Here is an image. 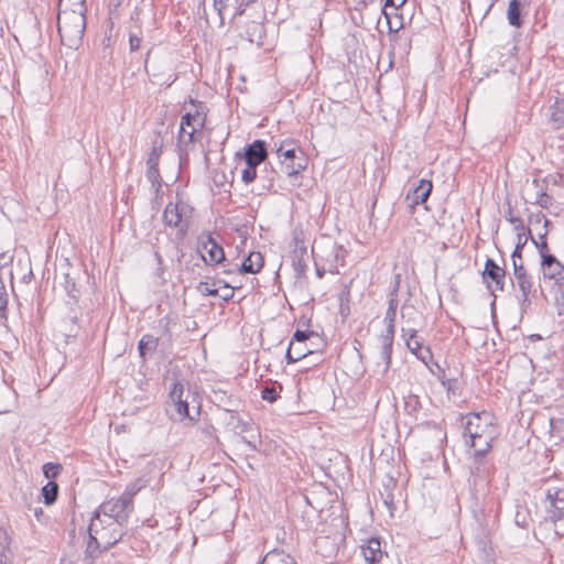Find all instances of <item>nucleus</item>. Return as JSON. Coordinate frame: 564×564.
Instances as JSON below:
<instances>
[{"label":"nucleus","mask_w":564,"mask_h":564,"mask_svg":"<svg viewBox=\"0 0 564 564\" xmlns=\"http://www.w3.org/2000/svg\"><path fill=\"white\" fill-rule=\"evenodd\" d=\"M527 242H528L527 235H518L517 245H516L513 252L511 253V259H519V260L522 259V249L524 248Z\"/></svg>","instance_id":"nucleus-44"},{"label":"nucleus","mask_w":564,"mask_h":564,"mask_svg":"<svg viewBox=\"0 0 564 564\" xmlns=\"http://www.w3.org/2000/svg\"><path fill=\"white\" fill-rule=\"evenodd\" d=\"M402 337L408 349L427 366L429 361L433 358V354L430 347L423 345L424 340L417 336V330L414 328H402Z\"/></svg>","instance_id":"nucleus-9"},{"label":"nucleus","mask_w":564,"mask_h":564,"mask_svg":"<svg viewBox=\"0 0 564 564\" xmlns=\"http://www.w3.org/2000/svg\"><path fill=\"white\" fill-rule=\"evenodd\" d=\"M139 491L140 487L137 484H130L126 487V490L122 492L121 497H128L129 503H133V498Z\"/></svg>","instance_id":"nucleus-51"},{"label":"nucleus","mask_w":564,"mask_h":564,"mask_svg":"<svg viewBox=\"0 0 564 564\" xmlns=\"http://www.w3.org/2000/svg\"><path fill=\"white\" fill-rule=\"evenodd\" d=\"M162 154V143L155 140L152 144L151 151L148 155L147 166L159 167L160 158Z\"/></svg>","instance_id":"nucleus-39"},{"label":"nucleus","mask_w":564,"mask_h":564,"mask_svg":"<svg viewBox=\"0 0 564 564\" xmlns=\"http://www.w3.org/2000/svg\"><path fill=\"white\" fill-rule=\"evenodd\" d=\"M311 334L312 333H310L307 330L296 329L295 333L293 334L292 340L290 343L303 345L308 339Z\"/></svg>","instance_id":"nucleus-50"},{"label":"nucleus","mask_w":564,"mask_h":564,"mask_svg":"<svg viewBox=\"0 0 564 564\" xmlns=\"http://www.w3.org/2000/svg\"><path fill=\"white\" fill-rule=\"evenodd\" d=\"M481 278L487 290L494 295V304L496 300L495 292L505 290L506 269L500 267L494 259L488 258L485 262Z\"/></svg>","instance_id":"nucleus-7"},{"label":"nucleus","mask_w":564,"mask_h":564,"mask_svg":"<svg viewBox=\"0 0 564 564\" xmlns=\"http://www.w3.org/2000/svg\"><path fill=\"white\" fill-rule=\"evenodd\" d=\"M512 265H513V278L520 276V275L524 274L525 272H528L527 269L524 268L522 259L521 260L512 259Z\"/></svg>","instance_id":"nucleus-54"},{"label":"nucleus","mask_w":564,"mask_h":564,"mask_svg":"<svg viewBox=\"0 0 564 564\" xmlns=\"http://www.w3.org/2000/svg\"><path fill=\"white\" fill-rule=\"evenodd\" d=\"M295 243H299L297 237L294 238ZM306 254V247L299 246L294 248L292 252V267L296 272L297 276L304 275L306 271V262L304 260V256Z\"/></svg>","instance_id":"nucleus-24"},{"label":"nucleus","mask_w":564,"mask_h":564,"mask_svg":"<svg viewBox=\"0 0 564 564\" xmlns=\"http://www.w3.org/2000/svg\"><path fill=\"white\" fill-rule=\"evenodd\" d=\"M546 520L555 525V533L564 534V488L551 487L545 491Z\"/></svg>","instance_id":"nucleus-2"},{"label":"nucleus","mask_w":564,"mask_h":564,"mask_svg":"<svg viewBox=\"0 0 564 564\" xmlns=\"http://www.w3.org/2000/svg\"><path fill=\"white\" fill-rule=\"evenodd\" d=\"M541 270L544 279L554 280V283L564 282V265L555 256L543 257Z\"/></svg>","instance_id":"nucleus-13"},{"label":"nucleus","mask_w":564,"mask_h":564,"mask_svg":"<svg viewBox=\"0 0 564 564\" xmlns=\"http://www.w3.org/2000/svg\"><path fill=\"white\" fill-rule=\"evenodd\" d=\"M512 283L513 285L517 284L521 292V308H529L532 304L531 296H534L536 292V290L534 289L532 276L528 272H525L520 276H516Z\"/></svg>","instance_id":"nucleus-15"},{"label":"nucleus","mask_w":564,"mask_h":564,"mask_svg":"<svg viewBox=\"0 0 564 564\" xmlns=\"http://www.w3.org/2000/svg\"><path fill=\"white\" fill-rule=\"evenodd\" d=\"M66 7L73 8V10L87 11L86 0H61L59 9Z\"/></svg>","instance_id":"nucleus-45"},{"label":"nucleus","mask_w":564,"mask_h":564,"mask_svg":"<svg viewBox=\"0 0 564 564\" xmlns=\"http://www.w3.org/2000/svg\"><path fill=\"white\" fill-rule=\"evenodd\" d=\"M169 397L174 408V412L171 414L173 420L183 421L188 419L189 422L195 421V416L189 412V398L193 401H195V398L189 390L185 391L184 384L181 381L174 382Z\"/></svg>","instance_id":"nucleus-4"},{"label":"nucleus","mask_w":564,"mask_h":564,"mask_svg":"<svg viewBox=\"0 0 564 564\" xmlns=\"http://www.w3.org/2000/svg\"><path fill=\"white\" fill-rule=\"evenodd\" d=\"M206 115L196 108L195 112H186L181 118V127L178 132V141L181 144L187 145L196 141V134L205 126Z\"/></svg>","instance_id":"nucleus-6"},{"label":"nucleus","mask_w":564,"mask_h":564,"mask_svg":"<svg viewBox=\"0 0 564 564\" xmlns=\"http://www.w3.org/2000/svg\"><path fill=\"white\" fill-rule=\"evenodd\" d=\"M86 12L68 7L59 9L57 30L62 43L69 48H77L83 41L87 24Z\"/></svg>","instance_id":"nucleus-1"},{"label":"nucleus","mask_w":564,"mask_h":564,"mask_svg":"<svg viewBox=\"0 0 564 564\" xmlns=\"http://www.w3.org/2000/svg\"><path fill=\"white\" fill-rule=\"evenodd\" d=\"M227 0H214V8L218 11L219 14H221L223 10L226 8Z\"/></svg>","instance_id":"nucleus-64"},{"label":"nucleus","mask_w":564,"mask_h":564,"mask_svg":"<svg viewBox=\"0 0 564 564\" xmlns=\"http://www.w3.org/2000/svg\"><path fill=\"white\" fill-rule=\"evenodd\" d=\"M124 524L126 523L118 522H116V524H107V532H101V542L104 543L105 549L113 546L115 544L122 540L124 535Z\"/></svg>","instance_id":"nucleus-22"},{"label":"nucleus","mask_w":564,"mask_h":564,"mask_svg":"<svg viewBox=\"0 0 564 564\" xmlns=\"http://www.w3.org/2000/svg\"><path fill=\"white\" fill-rule=\"evenodd\" d=\"M159 339L154 337L153 335L145 334L142 336V338L139 340L138 344V350L139 355L143 360H147L148 357H150L155 349L158 348Z\"/></svg>","instance_id":"nucleus-26"},{"label":"nucleus","mask_w":564,"mask_h":564,"mask_svg":"<svg viewBox=\"0 0 564 564\" xmlns=\"http://www.w3.org/2000/svg\"><path fill=\"white\" fill-rule=\"evenodd\" d=\"M280 163L282 172L289 177L297 176L307 165L304 153L299 154V152L293 151V149H286L283 152V158Z\"/></svg>","instance_id":"nucleus-10"},{"label":"nucleus","mask_w":564,"mask_h":564,"mask_svg":"<svg viewBox=\"0 0 564 564\" xmlns=\"http://www.w3.org/2000/svg\"><path fill=\"white\" fill-rule=\"evenodd\" d=\"M282 389L283 388H282L281 383H278V382L265 383L261 388V398L269 403H273L280 398V393H281Z\"/></svg>","instance_id":"nucleus-31"},{"label":"nucleus","mask_w":564,"mask_h":564,"mask_svg":"<svg viewBox=\"0 0 564 564\" xmlns=\"http://www.w3.org/2000/svg\"><path fill=\"white\" fill-rule=\"evenodd\" d=\"M108 525L106 518L102 516V512L97 508L91 517L89 527H88V533L96 542V546L99 547L101 541V532H107Z\"/></svg>","instance_id":"nucleus-20"},{"label":"nucleus","mask_w":564,"mask_h":564,"mask_svg":"<svg viewBox=\"0 0 564 564\" xmlns=\"http://www.w3.org/2000/svg\"><path fill=\"white\" fill-rule=\"evenodd\" d=\"M129 45L131 52L138 51L141 45V37H139L137 34L130 33Z\"/></svg>","instance_id":"nucleus-59"},{"label":"nucleus","mask_w":564,"mask_h":564,"mask_svg":"<svg viewBox=\"0 0 564 564\" xmlns=\"http://www.w3.org/2000/svg\"><path fill=\"white\" fill-rule=\"evenodd\" d=\"M400 283H401V273H395L393 275V286H392V290L390 292V297H395L397 299V295H398V292H399V289H400Z\"/></svg>","instance_id":"nucleus-60"},{"label":"nucleus","mask_w":564,"mask_h":564,"mask_svg":"<svg viewBox=\"0 0 564 564\" xmlns=\"http://www.w3.org/2000/svg\"><path fill=\"white\" fill-rule=\"evenodd\" d=\"M507 18L510 25L516 28H520L522 25L520 0H511L509 2Z\"/></svg>","instance_id":"nucleus-30"},{"label":"nucleus","mask_w":564,"mask_h":564,"mask_svg":"<svg viewBox=\"0 0 564 564\" xmlns=\"http://www.w3.org/2000/svg\"><path fill=\"white\" fill-rule=\"evenodd\" d=\"M198 250L206 264H220L226 261L225 252L212 234H204L198 238Z\"/></svg>","instance_id":"nucleus-8"},{"label":"nucleus","mask_w":564,"mask_h":564,"mask_svg":"<svg viewBox=\"0 0 564 564\" xmlns=\"http://www.w3.org/2000/svg\"><path fill=\"white\" fill-rule=\"evenodd\" d=\"M200 431L202 433L204 434V436L206 438H208V443L212 444V443H219V440L218 437L216 436V429L214 427V425L212 424H208V423H205L202 427H200Z\"/></svg>","instance_id":"nucleus-46"},{"label":"nucleus","mask_w":564,"mask_h":564,"mask_svg":"<svg viewBox=\"0 0 564 564\" xmlns=\"http://www.w3.org/2000/svg\"><path fill=\"white\" fill-rule=\"evenodd\" d=\"M552 293H553L554 305L557 303H560V304L564 303V281L554 283Z\"/></svg>","instance_id":"nucleus-48"},{"label":"nucleus","mask_w":564,"mask_h":564,"mask_svg":"<svg viewBox=\"0 0 564 564\" xmlns=\"http://www.w3.org/2000/svg\"><path fill=\"white\" fill-rule=\"evenodd\" d=\"M528 235L531 239V241L533 242V245L536 247V249L539 250V253H540V257H541V261H543V257L545 256H553L551 252H550V248H549V245H547V241L546 240H543V241H538L531 234V229H528Z\"/></svg>","instance_id":"nucleus-42"},{"label":"nucleus","mask_w":564,"mask_h":564,"mask_svg":"<svg viewBox=\"0 0 564 564\" xmlns=\"http://www.w3.org/2000/svg\"><path fill=\"white\" fill-rule=\"evenodd\" d=\"M311 354H312V350L306 348L305 344L299 345V344L290 343V345L286 349L285 358H286L288 364H294Z\"/></svg>","instance_id":"nucleus-27"},{"label":"nucleus","mask_w":564,"mask_h":564,"mask_svg":"<svg viewBox=\"0 0 564 564\" xmlns=\"http://www.w3.org/2000/svg\"><path fill=\"white\" fill-rule=\"evenodd\" d=\"M6 545L3 546L2 549V552L0 553V564H11L10 560L8 558L7 556V552L10 551V542H11V538L6 533Z\"/></svg>","instance_id":"nucleus-57"},{"label":"nucleus","mask_w":564,"mask_h":564,"mask_svg":"<svg viewBox=\"0 0 564 564\" xmlns=\"http://www.w3.org/2000/svg\"><path fill=\"white\" fill-rule=\"evenodd\" d=\"M42 497L46 506H52L58 497V485L55 481H48L42 487Z\"/></svg>","instance_id":"nucleus-33"},{"label":"nucleus","mask_w":564,"mask_h":564,"mask_svg":"<svg viewBox=\"0 0 564 564\" xmlns=\"http://www.w3.org/2000/svg\"><path fill=\"white\" fill-rule=\"evenodd\" d=\"M264 34L263 25L256 21H250L247 23L245 29L246 39L250 43H256L258 45H262V37Z\"/></svg>","instance_id":"nucleus-28"},{"label":"nucleus","mask_w":564,"mask_h":564,"mask_svg":"<svg viewBox=\"0 0 564 564\" xmlns=\"http://www.w3.org/2000/svg\"><path fill=\"white\" fill-rule=\"evenodd\" d=\"M552 197L549 196L544 191H541L536 196V204L542 208H547L551 204Z\"/></svg>","instance_id":"nucleus-55"},{"label":"nucleus","mask_w":564,"mask_h":564,"mask_svg":"<svg viewBox=\"0 0 564 564\" xmlns=\"http://www.w3.org/2000/svg\"><path fill=\"white\" fill-rule=\"evenodd\" d=\"M442 376H438V379L443 386V388L447 391L448 394L459 395L460 394V386L459 381L456 378H445L444 370L440 369Z\"/></svg>","instance_id":"nucleus-34"},{"label":"nucleus","mask_w":564,"mask_h":564,"mask_svg":"<svg viewBox=\"0 0 564 564\" xmlns=\"http://www.w3.org/2000/svg\"><path fill=\"white\" fill-rule=\"evenodd\" d=\"M65 290L70 301L67 302L68 305H76L78 303L79 291L76 289L75 282L70 281L69 276L66 275V285Z\"/></svg>","instance_id":"nucleus-41"},{"label":"nucleus","mask_w":564,"mask_h":564,"mask_svg":"<svg viewBox=\"0 0 564 564\" xmlns=\"http://www.w3.org/2000/svg\"><path fill=\"white\" fill-rule=\"evenodd\" d=\"M542 219L544 220L543 228L547 227V225L550 224V220L547 218H545V216L543 214H536V215L531 216L530 223L531 224H540L542 221Z\"/></svg>","instance_id":"nucleus-62"},{"label":"nucleus","mask_w":564,"mask_h":564,"mask_svg":"<svg viewBox=\"0 0 564 564\" xmlns=\"http://www.w3.org/2000/svg\"><path fill=\"white\" fill-rule=\"evenodd\" d=\"M551 110V123L553 129H564V95L556 97Z\"/></svg>","instance_id":"nucleus-25"},{"label":"nucleus","mask_w":564,"mask_h":564,"mask_svg":"<svg viewBox=\"0 0 564 564\" xmlns=\"http://www.w3.org/2000/svg\"><path fill=\"white\" fill-rule=\"evenodd\" d=\"M145 176L154 188L155 194H158L162 187V176L160 174L159 167L147 166Z\"/></svg>","instance_id":"nucleus-36"},{"label":"nucleus","mask_w":564,"mask_h":564,"mask_svg":"<svg viewBox=\"0 0 564 564\" xmlns=\"http://www.w3.org/2000/svg\"><path fill=\"white\" fill-rule=\"evenodd\" d=\"M361 553L367 564H378L383 556H388L387 552L381 549L379 538H371L366 544L361 545Z\"/></svg>","instance_id":"nucleus-17"},{"label":"nucleus","mask_w":564,"mask_h":564,"mask_svg":"<svg viewBox=\"0 0 564 564\" xmlns=\"http://www.w3.org/2000/svg\"><path fill=\"white\" fill-rule=\"evenodd\" d=\"M263 267V257L260 252H250L248 257L242 261V263L238 267L236 265L235 269H225V274H230L236 271L240 273H251L254 274L260 271V269Z\"/></svg>","instance_id":"nucleus-18"},{"label":"nucleus","mask_w":564,"mask_h":564,"mask_svg":"<svg viewBox=\"0 0 564 564\" xmlns=\"http://www.w3.org/2000/svg\"><path fill=\"white\" fill-rule=\"evenodd\" d=\"M386 329L380 336L381 340V349H380V359L383 362L382 372H388L391 365V356H392V346L394 340V332H395V321H384Z\"/></svg>","instance_id":"nucleus-11"},{"label":"nucleus","mask_w":564,"mask_h":564,"mask_svg":"<svg viewBox=\"0 0 564 564\" xmlns=\"http://www.w3.org/2000/svg\"><path fill=\"white\" fill-rule=\"evenodd\" d=\"M236 288L231 286L227 282H224L223 290H220L218 296H220L224 301L228 302L234 297V290Z\"/></svg>","instance_id":"nucleus-52"},{"label":"nucleus","mask_w":564,"mask_h":564,"mask_svg":"<svg viewBox=\"0 0 564 564\" xmlns=\"http://www.w3.org/2000/svg\"><path fill=\"white\" fill-rule=\"evenodd\" d=\"M498 435H488L480 434V436H475L470 438H466V445H469L474 449V456L476 460H481L491 449L492 442L497 438Z\"/></svg>","instance_id":"nucleus-16"},{"label":"nucleus","mask_w":564,"mask_h":564,"mask_svg":"<svg viewBox=\"0 0 564 564\" xmlns=\"http://www.w3.org/2000/svg\"><path fill=\"white\" fill-rule=\"evenodd\" d=\"M508 221L513 225L517 236L525 235V227L521 218H508Z\"/></svg>","instance_id":"nucleus-56"},{"label":"nucleus","mask_w":564,"mask_h":564,"mask_svg":"<svg viewBox=\"0 0 564 564\" xmlns=\"http://www.w3.org/2000/svg\"><path fill=\"white\" fill-rule=\"evenodd\" d=\"M432 189V181L422 178L414 185L413 189L408 193L405 200L411 208H414L416 205L424 204L427 200Z\"/></svg>","instance_id":"nucleus-14"},{"label":"nucleus","mask_w":564,"mask_h":564,"mask_svg":"<svg viewBox=\"0 0 564 564\" xmlns=\"http://www.w3.org/2000/svg\"><path fill=\"white\" fill-rule=\"evenodd\" d=\"M383 503L388 507L390 514L393 516V510L395 507H394L393 496L391 494H388L383 498Z\"/></svg>","instance_id":"nucleus-63"},{"label":"nucleus","mask_w":564,"mask_h":564,"mask_svg":"<svg viewBox=\"0 0 564 564\" xmlns=\"http://www.w3.org/2000/svg\"><path fill=\"white\" fill-rule=\"evenodd\" d=\"M184 204L172 203L170 202L163 212V223L167 227L176 228L182 225L183 214H184Z\"/></svg>","instance_id":"nucleus-19"},{"label":"nucleus","mask_w":564,"mask_h":564,"mask_svg":"<svg viewBox=\"0 0 564 564\" xmlns=\"http://www.w3.org/2000/svg\"><path fill=\"white\" fill-rule=\"evenodd\" d=\"M464 426V437L470 438L480 436V434L498 435V429L495 424V416L486 411L480 413H469L466 416Z\"/></svg>","instance_id":"nucleus-3"},{"label":"nucleus","mask_w":564,"mask_h":564,"mask_svg":"<svg viewBox=\"0 0 564 564\" xmlns=\"http://www.w3.org/2000/svg\"><path fill=\"white\" fill-rule=\"evenodd\" d=\"M245 169L241 172V178L245 184H250L257 178V167L258 165H249L245 164Z\"/></svg>","instance_id":"nucleus-43"},{"label":"nucleus","mask_w":564,"mask_h":564,"mask_svg":"<svg viewBox=\"0 0 564 564\" xmlns=\"http://www.w3.org/2000/svg\"><path fill=\"white\" fill-rule=\"evenodd\" d=\"M257 0H241L235 14H234V18H237V17H240L245 13V10L248 6H250L251 3H254Z\"/></svg>","instance_id":"nucleus-61"},{"label":"nucleus","mask_w":564,"mask_h":564,"mask_svg":"<svg viewBox=\"0 0 564 564\" xmlns=\"http://www.w3.org/2000/svg\"><path fill=\"white\" fill-rule=\"evenodd\" d=\"M398 307V299L390 297L388 302V308L386 312L384 321H395Z\"/></svg>","instance_id":"nucleus-47"},{"label":"nucleus","mask_w":564,"mask_h":564,"mask_svg":"<svg viewBox=\"0 0 564 564\" xmlns=\"http://www.w3.org/2000/svg\"><path fill=\"white\" fill-rule=\"evenodd\" d=\"M314 496H315V492L314 491H311L308 494H305L303 496V499L305 500V502L311 506L314 510L316 511H322L323 510V506H321L317 501H315L314 499Z\"/></svg>","instance_id":"nucleus-53"},{"label":"nucleus","mask_w":564,"mask_h":564,"mask_svg":"<svg viewBox=\"0 0 564 564\" xmlns=\"http://www.w3.org/2000/svg\"><path fill=\"white\" fill-rule=\"evenodd\" d=\"M262 564H296L295 560L285 553H269Z\"/></svg>","instance_id":"nucleus-35"},{"label":"nucleus","mask_w":564,"mask_h":564,"mask_svg":"<svg viewBox=\"0 0 564 564\" xmlns=\"http://www.w3.org/2000/svg\"><path fill=\"white\" fill-rule=\"evenodd\" d=\"M238 408L237 409H227L226 412L220 413V420L226 424V426L231 431L246 432L248 430V423L240 420L238 416Z\"/></svg>","instance_id":"nucleus-23"},{"label":"nucleus","mask_w":564,"mask_h":564,"mask_svg":"<svg viewBox=\"0 0 564 564\" xmlns=\"http://www.w3.org/2000/svg\"><path fill=\"white\" fill-rule=\"evenodd\" d=\"M214 402L221 412H226L227 409H237L238 404L231 395H227L226 392L217 391L214 392Z\"/></svg>","instance_id":"nucleus-32"},{"label":"nucleus","mask_w":564,"mask_h":564,"mask_svg":"<svg viewBox=\"0 0 564 564\" xmlns=\"http://www.w3.org/2000/svg\"><path fill=\"white\" fill-rule=\"evenodd\" d=\"M98 509L106 518L107 524L127 523L133 511V503H129L128 497H119L101 503Z\"/></svg>","instance_id":"nucleus-5"},{"label":"nucleus","mask_w":564,"mask_h":564,"mask_svg":"<svg viewBox=\"0 0 564 564\" xmlns=\"http://www.w3.org/2000/svg\"><path fill=\"white\" fill-rule=\"evenodd\" d=\"M280 144H282L284 147V149H293V151L295 152H299V154H303L304 152L301 150V148L299 147V143L296 140L294 139H285L283 141L280 142Z\"/></svg>","instance_id":"nucleus-58"},{"label":"nucleus","mask_w":564,"mask_h":564,"mask_svg":"<svg viewBox=\"0 0 564 564\" xmlns=\"http://www.w3.org/2000/svg\"><path fill=\"white\" fill-rule=\"evenodd\" d=\"M268 158L267 143L263 140H254L251 144L245 148L243 161L245 164L260 165Z\"/></svg>","instance_id":"nucleus-12"},{"label":"nucleus","mask_w":564,"mask_h":564,"mask_svg":"<svg viewBox=\"0 0 564 564\" xmlns=\"http://www.w3.org/2000/svg\"><path fill=\"white\" fill-rule=\"evenodd\" d=\"M198 290L204 295L217 296L219 294V289L212 286V282H200L198 285Z\"/></svg>","instance_id":"nucleus-49"},{"label":"nucleus","mask_w":564,"mask_h":564,"mask_svg":"<svg viewBox=\"0 0 564 564\" xmlns=\"http://www.w3.org/2000/svg\"><path fill=\"white\" fill-rule=\"evenodd\" d=\"M406 0H386L384 1V4L381 9V12L382 14L386 17L387 19V23L389 25V31L390 32H398L400 29H402V24L399 23L398 25L393 26V23H392V12H389L388 11V8L389 7H393L394 10H398L399 8L403 7L405 4Z\"/></svg>","instance_id":"nucleus-29"},{"label":"nucleus","mask_w":564,"mask_h":564,"mask_svg":"<svg viewBox=\"0 0 564 564\" xmlns=\"http://www.w3.org/2000/svg\"><path fill=\"white\" fill-rule=\"evenodd\" d=\"M63 467L57 463H46L43 465L42 470L45 478L53 481L62 471Z\"/></svg>","instance_id":"nucleus-40"},{"label":"nucleus","mask_w":564,"mask_h":564,"mask_svg":"<svg viewBox=\"0 0 564 564\" xmlns=\"http://www.w3.org/2000/svg\"><path fill=\"white\" fill-rule=\"evenodd\" d=\"M421 409L422 404L417 395L409 394L404 399V410L409 415H416Z\"/></svg>","instance_id":"nucleus-38"},{"label":"nucleus","mask_w":564,"mask_h":564,"mask_svg":"<svg viewBox=\"0 0 564 564\" xmlns=\"http://www.w3.org/2000/svg\"><path fill=\"white\" fill-rule=\"evenodd\" d=\"M68 314L64 317L63 324L65 330H67L66 336L68 337H76L77 333L80 328V325L78 324L80 316H82V310L80 307L76 305H68Z\"/></svg>","instance_id":"nucleus-21"},{"label":"nucleus","mask_w":564,"mask_h":564,"mask_svg":"<svg viewBox=\"0 0 564 564\" xmlns=\"http://www.w3.org/2000/svg\"><path fill=\"white\" fill-rule=\"evenodd\" d=\"M332 254L334 256V262L335 263H332L330 267H329V271L330 272H338L337 271V268L338 265H344V259H345V254H346V250L343 246L340 245H337V243H334L333 247H332Z\"/></svg>","instance_id":"nucleus-37"}]
</instances>
